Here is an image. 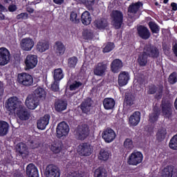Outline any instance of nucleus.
Instances as JSON below:
<instances>
[{
    "label": "nucleus",
    "mask_w": 177,
    "mask_h": 177,
    "mask_svg": "<svg viewBox=\"0 0 177 177\" xmlns=\"http://www.w3.org/2000/svg\"><path fill=\"white\" fill-rule=\"evenodd\" d=\"M148 26L152 32V34H158L160 32V26L154 21H149Z\"/></svg>",
    "instance_id": "nucleus-45"
},
{
    "label": "nucleus",
    "mask_w": 177,
    "mask_h": 177,
    "mask_svg": "<svg viewBox=\"0 0 177 177\" xmlns=\"http://www.w3.org/2000/svg\"><path fill=\"white\" fill-rule=\"evenodd\" d=\"M10 52L5 47L0 48V66H6L9 63Z\"/></svg>",
    "instance_id": "nucleus-15"
},
{
    "label": "nucleus",
    "mask_w": 177,
    "mask_h": 177,
    "mask_svg": "<svg viewBox=\"0 0 177 177\" xmlns=\"http://www.w3.org/2000/svg\"><path fill=\"white\" fill-rule=\"evenodd\" d=\"M67 109V102L58 100L55 102V110L57 111V113H62V111H64Z\"/></svg>",
    "instance_id": "nucleus-31"
},
{
    "label": "nucleus",
    "mask_w": 177,
    "mask_h": 177,
    "mask_svg": "<svg viewBox=\"0 0 177 177\" xmlns=\"http://www.w3.org/2000/svg\"><path fill=\"white\" fill-rule=\"evenodd\" d=\"M25 103L29 110H35L36 107L39 106V100L34 96V95L30 94L28 95Z\"/></svg>",
    "instance_id": "nucleus-13"
},
{
    "label": "nucleus",
    "mask_w": 177,
    "mask_h": 177,
    "mask_svg": "<svg viewBox=\"0 0 177 177\" xmlns=\"http://www.w3.org/2000/svg\"><path fill=\"white\" fill-rule=\"evenodd\" d=\"M143 51L151 59H158L160 57V50L151 44L145 45Z\"/></svg>",
    "instance_id": "nucleus-6"
},
{
    "label": "nucleus",
    "mask_w": 177,
    "mask_h": 177,
    "mask_svg": "<svg viewBox=\"0 0 177 177\" xmlns=\"http://www.w3.org/2000/svg\"><path fill=\"white\" fill-rule=\"evenodd\" d=\"M123 146L127 153L133 149V141L131 138H127L123 143Z\"/></svg>",
    "instance_id": "nucleus-42"
},
{
    "label": "nucleus",
    "mask_w": 177,
    "mask_h": 177,
    "mask_svg": "<svg viewBox=\"0 0 177 177\" xmlns=\"http://www.w3.org/2000/svg\"><path fill=\"white\" fill-rule=\"evenodd\" d=\"M103 85H104V80H102L99 84H97L96 86H95L93 88V90H94V91H99V88H102V86H103Z\"/></svg>",
    "instance_id": "nucleus-58"
},
{
    "label": "nucleus",
    "mask_w": 177,
    "mask_h": 177,
    "mask_svg": "<svg viewBox=\"0 0 177 177\" xmlns=\"http://www.w3.org/2000/svg\"><path fill=\"white\" fill-rule=\"evenodd\" d=\"M49 49V43L45 40L39 41L37 44V50L42 53Z\"/></svg>",
    "instance_id": "nucleus-37"
},
{
    "label": "nucleus",
    "mask_w": 177,
    "mask_h": 177,
    "mask_svg": "<svg viewBox=\"0 0 177 177\" xmlns=\"http://www.w3.org/2000/svg\"><path fill=\"white\" fill-rule=\"evenodd\" d=\"M122 67H124V64L120 59H115L111 63V71L112 73H117L120 72Z\"/></svg>",
    "instance_id": "nucleus-24"
},
{
    "label": "nucleus",
    "mask_w": 177,
    "mask_h": 177,
    "mask_svg": "<svg viewBox=\"0 0 177 177\" xmlns=\"http://www.w3.org/2000/svg\"><path fill=\"white\" fill-rule=\"evenodd\" d=\"M62 149H63V145H62V142L54 143L50 147L51 151L53 153H55V154L60 153Z\"/></svg>",
    "instance_id": "nucleus-44"
},
{
    "label": "nucleus",
    "mask_w": 177,
    "mask_h": 177,
    "mask_svg": "<svg viewBox=\"0 0 177 177\" xmlns=\"http://www.w3.org/2000/svg\"><path fill=\"white\" fill-rule=\"evenodd\" d=\"M82 85H83L82 82L75 80L71 84H70L69 90L77 91V89H78V88H81Z\"/></svg>",
    "instance_id": "nucleus-49"
},
{
    "label": "nucleus",
    "mask_w": 177,
    "mask_h": 177,
    "mask_svg": "<svg viewBox=\"0 0 177 177\" xmlns=\"http://www.w3.org/2000/svg\"><path fill=\"white\" fill-rule=\"evenodd\" d=\"M112 26L115 30H120L124 23V14L118 10H114L111 13Z\"/></svg>",
    "instance_id": "nucleus-1"
},
{
    "label": "nucleus",
    "mask_w": 177,
    "mask_h": 177,
    "mask_svg": "<svg viewBox=\"0 0 177 177\" xmlns=\"http://www.w3.org/2000/svg\"><path fill=\"white\" fill-rule=\"evenodd\" d=\"M111 152L109 149H101L98 153V160L100 161H107L110 158Z\"/></svg>",
    "instance_id": "nucleus-33"
},
{
    "label": "nucleus",
    "mask_w": 177,
    "mask_h": 177,
    "mask_svg": "<svg viewBox=\"0 0 177 177\" xmlns=\"http://www.w3.org/2000/svg\"><path fill=\"white\" fill-rule=\"evenodd\" d=\"M4 162L5 164H12V158L6 157L4 159Z\"/></svg>",
    "instance_id": "nucleus-62"
},
{
    "label": "nucleus",
    "mask_w": 177,
    "mask_h": 177,
    "mask_svg": "<svg viewBox=\"0 0 177 177\" xmlns=\"http://www.w3.org/2000/svg\"><path fill=\"white\" fill-rule=\"evenodd\" d=\"M26 70H31L37 67L38 64V56L35 55H28L25 59Z\"/></svg>",
    "instance_id": "nucleus-12"
},
{
    "label": "nucleus",
    "mask_w": 177,
    "mask_h": 177,
    "mask_svg": "<svg viewBox=\"0 0 177 177\" xmlns=\"http://www.w3.org/2000/svg\"><path fill=\"white\" fill-rule=\"evenodd\" d=\"M29 146L30 147V149H32L33 150L35 149H38V147H39V142H38V140L34 139V140H31L29 142Z\"/></svg>",
    "instance_id": "nucleus-54"
},
{
    "label": "nucleus",
    "mask_w": 177,
    "mask_h": 177,
    "mask_svg": "<svg viewBox=\"0 0 177 177\" xmlns=\"http://www.w3.org/2000/svg\"><path fill=\"white\" fill-rule=\"evenodd\" d=\"M81 21L84 26H89L92 21V17L89 11H84L81 15Z\"/></svg>",
    "instance_id": "nucleus-36"
},
{
    "label": "nucleus",
    "mask_w": 177,
    "mask_h": 177,
    "mask_svg": "<svg viewBox=\"0 0 177 177\" xmlns=\"http://www.w3.org/2000/svg\"><path fill=\"white\" fill-rule=\"evenodd\" d=\"M117 137V134H115V131L113 130V129L108 127L104 129L102 133V138L104 139L106 143H111Z\"/></svg>",
    "instance_id": "nucleus-11"
},
{
    "label": "nucleus",
    "mask_w": 177,
    "mask_h": 177,
    "mask_svg": "<svg viewBox=\"0 0 177 177\" xmlns=\"http://www.w3.org/2000/svg\"><path fill=\"white\" fill-rule=\"evenodd\" d=\"M93 26L98 30H104V28L109 26V23L106 19L100 18L94 21Z\"/></svg>",
    "instance_id": "nucleus-27"
},
{
    "label": "nucleus",
    "mask_w": 177,
    "mask_h": 177,
    "mask_svg": "<svg viewBox=\"0 0 177 177\" xmlns=\"http://www.w3.org/2000/svg\"><path fill=\"white\" fill-rule=\"evenodd\" d=\"M115 48V46L114 45V43L113 42H108L105 47L103 48L102 52L104 53H109V52H111L113 49Z\"/></svg>",
    "instance_id": "nucleus-50"
},
{
    "label": "nucleus",
    "mask_w": 177,
    "mask_h": 177,
    "mask_svg": "<svg viewBox=\"0 0 177 177\" xmlns=\"http://www.w3.org/2000/svg\"><path fill=\"white\" fill-rule=\"evenodd\" d=\"M162 93H164V86H159L158 87L156 84H151L148 86L147 94L155 95V99L160 100L162 97Z\"/></svg>",
    "instance_id": "nucleus-8"
},
{
    "label": "nucleus",
    "mask_w": 177,
    "mask_h": 177,
    "mask_svg": "<svg viewBox=\"0 0 177 177\" xmlns=\"http://www.w3.org/2000/svg\"><path fill=\"white\" fill-rule=\"evenodd\" d=\"M32 95L38 99V100H44L46 97V91L44 88L38 87L34 91Z\"/></svg>",
    "instance_id": "nucleus-30"
},
{
    "label": "nucleus",
    "mask_w": 177,
    "mask_h": 177,
    "mask_svg": "<svg viewBox=\"0 0 177 177\" xmlns=\"http://www.w3.org/2000/svg\"><path fill=\"white\" fill-rule=\"evenodd\" d=\"M9 12H16L17 10V6L16 5H10L8 6Z\"/></svg>",
    "instance_id": "nucleus-59"
},
{
    "label": "nucleus",
    "mask_w": 177,
    "mask_h": 177,
    "mask_svg": "<svg viewBox=\"0 0 177 177\" xmlns=\"http://www.w3.org/2000/svg\"><path fill=\"white\" fill-rule=\"evenodd\" d=\"M17 20H26L28 19V14L27 12H21L17 15Z\"/></svg>",
    "instance_id": "nucleus-55"
},
{
    "label": "nucleus",
    "mask_w": 177,
    "mask_h": 177,
    "mask_svg": "<svg viewBox=\"0 0 177 177\" xmlns=\"http://www.w3.org/2000/svg\"><path fill=\"white\" fill-rule=\"evenodd\" d=\"M75 136L77 140H85L89 136V127L87 124L78 126L76 129Z\"/></svg>",
    "instance_id": "nucleus-7"
},
{
    "label": "nucleus",
    "mask_w": 177,
    "mask_h": 177,
    "mask_svg": "<svg viewBox=\"0 0 177 177\" xmlns=\"http://www.w3.org/2000/svg\"><path fill=\"white\" fill-rule=\"evenodd\" d=\"M20 45L22 50L30 52V50L34 48L35 43L32 39L26 37L21 39Z\"/></svg>",
    "instance_id": "nucleus-19"
},
{
    "label": "nucleus",
    "mask_w": 177,
    "mask_h": 177,
    "mask_svg": "<svg viewBox=\"0 0 177 177\" xmlns=\"http://www.w3.org/2000/svg\"><path fill=\"white\" fill-rule=\"evenodd\" d=\"M171 7L172 10H174V12H176V10H177V3H176L172 2L171 3Z\"/></svg>",
    "instance_id": "nucleus-61"
},
{
    "label": "nucleus",
    "mask_w": 177,
    "mask_h": 177,
    "mask_svg": "<svg viewBox=\"0 0 177 177\" xmlns=\"http://www.w3.org/2000/svg\"><path fill=\"white\" fill-rule=\"evenodd\" d=\"M143 161V153L139 151H133L128 157L129 165H139Z\"/></svg>",
    "instance_id": "nucleus-5"
},
{
    "label": "nucleus",
    "mask_w": 177,
    "mask_h": 177,
    "mask_svg": "<svg viewBox=\"0 0 177 177\" xmlns=\"http://www.w3.org/2000/svg\"><path fill=\"white\" fill-rule=\"evenodd\" d=\"M149 59V57L146 55V53L142 51L139 55L138 58V63L139 66L141 67H145L147 65V59Z\"/></svg>",
    "instance_id": "nucleus-38"
},
{
    "label": "nucleus",
    "mask_w": 177,
    "mask_h": 177,
    "mask_svg": "<svg viewBox=\"0 0 177 177\" xmlns=\"http://www.w3.org/2000/svg\"><path fill=\"white\" fill-rule=\"evenodd\" d=\"M94 177H107V171L103 167H98L94 171Z\"/></svg>",
    "instance_id": "nucleus-41"
},
{
    "label": "nucleus",
    "mask_w": 177,
    "mask_h": 177,
    "mask_svg": "<svg viewBox=\"0 0 177 177\" xmlns=\"http://www.w3.org/2000/svg\"><path fill=\"white\" fill-rule=\"evenodd\" d=\"M18 151L21 156L26 154V151H27V145L23 142L19 143L18 145Z\"/></svg>",
    "instance_id": "nucleus-52"
},
{
    "label": "nucleus",
    "mask_w": 177,
    "mask_h": 177,
    "mask_svg": "<svg viewBox=\"0 0 177 177\" xmlns=\"http://www.w3.org/2000/svg\"><path fill=\"white\" fill-rule=\"evenodd\" d=\"M86 6H93L95 5V0H80Z\"/></svg>",
    "instance_id": "nucleus-57"
},
{
    "label": "nucleus",
    "mask_w": 177,
    "mask_h": 177,
    "mask_svg": "<svg viewBox=\"0 0 177 177\" xmlns=\"http://www.w3.org/2000/svg\"><path fill=\"white\" fill-rule=\"evenodd\" d=\"M92 104H93V100H92V98L88 97L84 100L80 104L82 113H83V114L90 113L91 110H92Z\"/></svg>",
    "instance_id": "nucleus-17"
},
{
    "label": "nucleus",
    "mask_w": 177,
    "mask_h": 177,
    "mask_svg": "<svg viewBox=\"0 0 177 177\" xmlns=\"http://www.w3.org/2000/svg\"><path fill=\"white\" fill-rule=\"evenodd\" d=\"M168 82L170 84V85H175L177 82V73L176 71H174L171 73L168 78Z\"/></svg>",
    "instance_id": "nucleus-48"
},
{
    "label": "nucleus",
    "mask_w": 177,
    "mask_h": 177,
    "mask_svg": "<svg viewBox=\"0 0 177 177\" xmlns=\"http://www.w3.org/2000/svg\"><path fill=\"white\" fill-rule=\"evenodd\" d=\"M137 34L140 38L142 39L147 40L149 38H150V36L151 35V33H150V30L147 27L139 25L137 27Z\"/></svg>",
    "instance_id": "nucleus-16"
},
{
    "label": "nucleus",
    "mask_w": 177,
    "mask_h": 177,
    "mask_svg": "<svg viewBox=\"0 0 177 177\" xmlns=\"http://www.w3.org/2000/svg\"><path fill=\"white\" fill-rule=\"evenodd\" d=\"M167 135V130L165 129H160L156 133V139L158 142H162L165 139Z\"/></svg>",
    "instance_id": "nucleus-46"
},
{
    "label": "nucleus",
    "mask_w": 177,
    "mask_h": 177,
    "mask_svg": "<svg viewBox=\"0 0 177 177\" xmlns=\"http://www.w3.org/2000/svg\"><path fill=\"white\" fill-rule=\"evenodd\" d=\"M70 20L71 21H73V23H75V24H78V23H80V17H78L77 12H71Z\"/></svg>",
    "instance_id": "nucleus-53"
},
{
    "label": "nucleus",
    "mask_w": 177,
    "mask_h": 177,
    "mask_svg": "<svg viewBox=\"0 0 177 177\" xmlns=\"http://www.w3.org/2000/svg\"><path fill=\"white\" fill-rule=\"evenodd\" d=\"M68 132H70V127L66 122H62L57 124L56 129L57 138L60 139L61 138H63V136H67Z\"/></svg>",
    "instance_id": "nucleus-9"
},
{
    "label": "nucleus",
    "mask_w": 177,
    "mask_h": 177,
    "mask_svg": "<svg viewBox=\"0 0 177 177\" xmlns=\"http://www.w3.org/2000/svg\"><path fill=\"white\" fill-rule=\"evenodd\" d=\"M26 11L28 12V13H34V10L33 8H30V7H28L26 8Z\"/></svg>",
    "instance_id": "nucleus-64"
},
{
    "label": "nucleus",
    "mask_w": 177,
    "mask_h": 177,
    "mask_svg": "<svg viewBox=\"0 0 177 177\" xmlns=\"http://www.w3.org/2000/svg\"><path fill=\"white\" fill-rule=\"evenodd\" d=\"M17 115L21 121H27V120L30 119V113L23 104L17 111Z\"/></svg>",
    "instance_id": "nucleus-22"
},
{
    "label": "nucleus",
    "mask_w": 177,
    "mask_h": 177,
    "mask_svg": "<svg viewBox=\"0 0 177 177\" xmlns=\"http://www.w3.org/2000/svg\"><path fill=\"white\" fill-rule=\"evenodd\" d=\"M68 177H77V172H72L68 174Z\"/></svg>",
    "instance_id": "nucleus-63"
},
{
    "label": "nucleus",
    "mask_w": 177,
    "mask_h": 177,
    "mask_svg": "<svg viewBox=\"0 0 177 177\" xmlns=\"http://www.w3.org/2000/svg\"><path fill=\"white\" fill-rule=\"evenodd\" d=\"M161 177H177V172L174 171L172 166H167L163 169Z\"/></svg>",
    "instance_id": "nucleus-28"
},
{
    "label": "nucleus",
    "mask_w": 177,
    "mask_h": 177,
    "mask_svg": "<svg viewBox=\"0 0 177 177\" xmlns=\"http://www.w3.org/2000/svg\"><path fill=\"white\" fill-rule=\"evenodd\" d=\"M129 73L122 71L118 75V83L119 86H125L130 80Z\"/></svg>",
    "instance_id": "nucleus-21"
},
{
    "label": "nucleus",
    "mask_w": 177,
    "mask_h": 177,
    "mask_svg": "<svg viewBox=\"0 0 177 177\" xmlns=\"http://www.w3.org/2000/svg\"><path fill=\"white\" fill-rule=\"evenodd\" d=\"M84 37L86 39H93V32L88 31V30H86L84 33H83Z\"/></svg>",
    "instance_id": "nucleus-56"
},
{
    "label": "nucleus",
    "mask_w": 177,
    "mask_h": 177,
    "mask_svg": "<svg viewBox=\"0 0 177 177\" xmlns=\"http://www.w3.org/2000/svg\"><path fill=\"white\" fill-rule=\"evenodd\" d=\"M60 82L54 80L51 84L50 89L53 92H59L60 91Z\"/></svg>",
    "instance_id": "nucleus-51"
},
{
    "label": "nucleus",
    "mask_w": 177,
    "mask_h": 177,
    "mask_svg": "<svg viewBox=\"0 0 177 177\" xmlns=\"http://www.w3.org/2000/svg\"><path fill=\"white\" fill-rule=\"evenodd\" d=\"M78 64V57L75 56L71 57L67 60V66L69 68H75Z\"/></svg>",
    "instance_id": "nucleus-40"
},
{
    "label": "nucleus",
    "mask_w": 177,
    "mask_h": 177,
    "mask_svg": "<svg viewBox=\"0 0 177 177\" xmlns=\"http://www.w3.org/2000/svg\"><path fill=\"white\" fill-rule=\"evenodd\" d=\"M17 82L23 86H32L34 78L32 75L27 73H19L17 75Z\"/></svg>",
    "instance_id": "nucleus-3"
},
{
    "label": "nucleus",
    "mask_w": 177,
    "mask_h": 177,
    "mask_svg": "<svg viewBox=\"0 0 177 177\" xmlns=\"http://www.w3.org/2000/svg\"><path fill=\"white\" fill-rule=\"evenodd\" d=\"M124 102L127 106H132V104H133V102H135V96L131 93H127L124 95Z\"/></svg>",
    "instance_id": "nucleus-43"
},
{
    "label": "nucleus",
    "mask_w": 177,
    "mask_h": 177,
    "mask_svg": "<svg viewBox=\"0 0 177 177\" xmlns=\"http://www.w3.org/2000/svg\"><path fill=\"white\" fill-rule=\"evenodd\" d=\"M9 123L4 120H0V136H6L9 132Z\"/></svg>",
    "instance_id": "nucleus-34"
},
{
    "label": "nucleus",
    "mask_w": 177,
    "mask_h": 177,
    "mask_svg": "<svg viewBox=\"0 0 177 177\" xmlns=\"http://www.w3.org/2000/svg\"><path fill=\"white\" fill-rule=\"evenodd\" d=\"M172 50L176 57H177V44L176 43L173 46Z\"/></svg>",
    "instance_id": "nucleus-60"
},
{
    "label": "nucleus",
    "mask_w": 177,
    "mask_h": 177,
    "mask_svg": "<svg viewBox=\"0 0 177 177\" xmlns=\"http://www.w3.org/2000/svg\"><path fill=\"white\" fill-rule=\"evenodd\" d=\"M26 173L28 177H39L38 168L33 163H30L26 166Z\"/></svg>",
    "instance_id": "nucleus-23"
},
{
    "label": "nucleus",
    "mask_w": 177,
    "mask_h": 177,
    "mask_svg": "<svg viewBox=\"0 0 177 177\" xmlns=\"http://www.w3.org/2000/svg\"><path fill=\"white\" fill-rule=\"evenodd\" d=\"M105 110H113L115 106V100L111 97L104 98L102 102Z\"/></svg>",
    "instance_id": "nucleus-29"
},
{
    "label": "nucleus",
    "mask_w": 177,
    "mask_h": 177,
    "mask_svg": "<svg viewBox=\"0 0 177 177\" xmlns=\"http://www.w3.org/2000/svg\"><path fill=\"white\" fill-rule=\"evenodd\" d=\"M162 107V114L166 118H170L172 115V103L167 101H162L161 104Z\"/></svg>",
    "instance_id": "nucleus-14"
},
{
    "label": "nucleus",
    "mask_w": 177,
    "mask_h": 177,
    "mask_svg": "<svg viewBox=\"0 0 177 177\" xmlns=\"http://www.w3.org/2000/svg\"><path fill=\"white\" fill-rule=\"evenodd\" d=\"M169 147L171 150H177V134L174 135L170 140L169 143Z\"/></svg>",
    "instance_id": "nucleus-47"
},
{
    "label": "nucleus",
    "mask_w": 177,
    "mask_h": 177,
    "mask_svg": "<svg viewBox=\"0 0 177 177\" xmlns=\"http://www.w3.org/2000/svg\"><path fill=\"white\" fill-rule=\"evenodd\" d=\"M55 53L57 56H63L66 52V46L62 41H56L55 45Z\"/></svg>",
    "instance_id": "nucleus-35"
},
{
    "label": "nucleus",
    "mask_w": 177,
    "mask_h": 177,
    "mask_svg": "<svg viewBox=\"0 0 177 177\" xmlns=\"http://www.w3.org/2000/svg\"><path fill=\"white\" fill-rule=\"evenodd\" d=\"M107 66L108 64L104 62L98 63L94 68V75L98 77H103L106 74V71H107Z\"/></svg>",
    "instance_id": "nucleus-18"
},
{
    "label": "nucleus",
    "mask_w": 177,
    "mask_h": 177,
    "mask_svg": "<svg viewBox=\"0 0 177 177\" xmlns=\"http://www.w3.org/2000/svg\"><path fill=\"white\" fill-rule=\"evenodd\" d=\"M23 104L19 100L16 96L9 97L5 102V107L7 111L10 113H15L18 111L19 107H21Z\"/></svg>",
    "instance_id": "nucleus-2"
},
{
    "label": "nucleus",
    "mask_w": 177,
    "mask_h": 177,
    "mask_svg": "<svg viewBox=\"0 0 177 177\" xmlns=\"http://www.w3.org/2000/svg\"><path fill=\"white\" fill-rule=\"evenodd\" d=\"M64 78V73H63V69L61 68H57L54 70L53 73V80L54 81H57L60 82V80Z\"/></svg>",
    "instance_id": "nucleus-39"
},
{
    "label": "nucleus",
    "mask_w": 177,
    "mask_h": 177,
    "mask_svg": "<svg viewBox=\"0 0 177 177\" xmlns=\"http://www.w3.org/2000/svg\"><path fill=\"white\" fill-rule=\"evenodd\" d=\"M160 111L161 110L158 106H154L153 108L152 113L149 115V121L151 124H154V122L158 121Z\"/></svg>",
    "instance_id": "nucleus-25"
},
{
    "label": "nucleus",
    "mask_w": 177,
    "mask_h": 177,
    "mask_svg": "<svg viewBox=\"0 0 177 177\" xmlns=\"http://www.w3.org/2000/svg\"><path fill=\"white\" fill-rule=\"evenodd\" d=\"M77 151L81 157H89L93 153V147L88 142H82L77 146Z\"/></svg>",
    "instance_id": "nucleus-4"
},
{
    "label": "nucleus",
    "mask_w": 177,
    "mask_h": 177,
    "mask_svg": "<svg viewBox=\"0 0 177 177\" xmlns=\"http://www.w3.org/2000/svg\"><path fill=\"white\" fill-rule=\"evenodd\" d=\"M45 175L46 177H60V169L53 164L48 165L46 167Z\"/></svg>",
    "instance_id": "nucleus-10"
},
{
    "label": "nucleus",
    "mask_w": 177,
    "mask_h": 177,
    "mask_svg": "<svg viewBox=\"0 0 177 177\" xmlns=\"http://www.w3.org/2000/svg\"><path fill=\"white\" fill-rule=\"evenodd\" d=\"M142 6H143V3L142 1L133 3L128 8V12L136 15Z\"/></svg>",
    "instance_id": "nucleus-32"
},
{
    "label": "nucleus",
    "mask_w": 177,
    "mask_h": 177,
    "mask_svg": "<svg viewBox=\"0 0 177 177\" xmlns=\"http://www.w3.org/2000/svg\"><path fill=\"white\" fill-rule=\"evenodd\" d=\"M50 120V115L45 114L43 117L40 118L37 122V129L41 131L46 129V127L49 124Z\"/></svg>",
    "instance_id": "nucleus-20"
},
{
    "label": "nucleus",
    "mask_w": 177,
    "mask_h": 177,
    "mask_svg": "<svg viewBox=\"0 0 177 177\" xmlns=\"http://www.w3.org/2000/svg\"><path fill=\"white\" fill-rule=\"evenodd\" d=\"M140 122V113L135 111L129 118L130 127H136Z\"/></svg>",
    "instance_id": "nucleus-26"
}]
</instances>
